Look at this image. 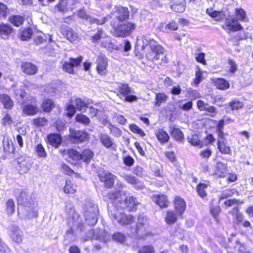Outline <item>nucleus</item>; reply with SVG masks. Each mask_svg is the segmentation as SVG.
<instances>
[{
    "mask_svg": "<svg viewBox=\"0 0 253 253\" xmlns=\"http://www.w3.org/2000/svg\"><path fill=\"white\" fill-rule=\"evenodd\" d=\"M147 47V50L145 53L146 60L150 62L155 63L160 60L159 65L163 66L169 62V59L166 53L165 47L154 39H150L148 41L146 45H143L142 49H144Z\"/></svg>",
    "mask_w": 253,
    "mask_h": 253,
    "instance_id": "1",
    "label": "nucleus"
},
{
    "mask_svg": "<svg viewBox=\"0 0 253 253\" xmlns=\"http://www.w3.org/2000/svg\"><path fill=\"white\" fill-rule=\"evenodd\" d=\"M14 194L18 204L29 209L27 216L29 218L38 216V211L29 190L26 188H15Z\"/></svg>",
    "mask_w": 253,
    "mask_h": 253,
    "instance_id": "2",
    "label": "nucleus"
},
{
    "mask_svg": "<svg viewBox=\"0 0 253 253\" xmlns=\"http://www.w3.org/2000/svg\"><path fill=\"white\" fill-rule=\"evenodd\" d=\"M225 121L220 119L216 122L215 132L217 135V146L219 152L223 154H231L232 151L225 136L228 134L224 132Z\"/></svg>",
    "mask_w": 253,
    "mask_h": 253,
    "instance_id": "3",
    "label": "nucleus"
},
{
    "mask_svg": "<svg viewBox=\"0 0 253 253\" xmlns=\"http://www.w3.org/2000/svg\"><path fill=\"white\" fill-rule=\"evenodd\" d=\"M110 26L115 37L126 38L130 36L136 28V24L130 21L117 24L112 21Z\"/></svg>",
    "mask_w": 253,
    "mask_h": 253,
    "instance_id": "4",
    "label": "nucleus"
},
{
    "mask_svg": "<svg viewBox=\"0 0 253 253\" xmlns=\"http://www.w3.org/2000/svg\"><path fill=\"white\" fill-rule=\"evenodd\" d=\"M109 214L114 221H117L122 225L130 224L135 220L132 215L119 211L115 207H113L109 209Z\"/></svg>",
    "mask_w": 253,
    "mask_h": 253,
    "instance_id": "5",
    "label": "nucleus"
},
{
    "mask_svg": "<svg viewBox=\"0 0 253 253\" xmlns=\"http://www.w3.org/2000/svg\"><path fill=\"white\" fill-rule=\"evenodd\" d=\"M62 157L68 156L69 158H92L94 156L93 151L89 148L84 149L80 153L74 148L62 149L60 150Z\"/></svg>",
    "mask_w": 253,
    "mask_h": 253,
    "instance_id": "6",
    "label": "nucleus"
},
{
    "mask_svg": "<svg viewBox=\"0 0 253 253\" xmlns=\"http://www.w3.org/2000/svg\"><path fill=\"white\" fill-rule=\"evenodd\" d=\"M69 140L74 143H81L89 139V134L85 129H76L75 128L69 129Z\"/></svg>",
    "mask_w": 253,
    "mask_h": 253,
    "instance_id": "7",
    "label": "nucleus"
},
{
    "mask_svg": "<svg viewBox=\"0 0 253 253\" xmlns=\"http://www.w3.org/2000/svg\"><path fill=\"white\" fill-rule=\"evenodd\" d=\"M117 90V95L124 96V100L126 102H133L137 100V97L136 95L130 94L132 92V89L128 84H120Z\"/></svg>",
    "mask_w": 253,
    "mask_h": 253,
    "instance_id": "8",
    "label": "nucleus"
},
{
    "mask_svg": "<svg viewBox=\"0 0 253 253\" xmlns=\"http://www.w3.org/2000/svg\"><path fill=\"white\" fill-rule=\"evenodd\" d=\"M221 28L228 33L243 30V26L234 17L225 18Z\"/></svg>",
    "mask_w": 253,
    "mask_h": 253,
    "instance_id": "9",
    "label": "nucleus"
},
{
    "mask_svg": "<svg viewBox=\"0 0 253 253\" xmlns=\"http://www.w3.org/2000/svg\"><path fill=\"white\" fill-rule=\"evenodd\" d=\"M83 60L82 55H79L76 58L70 57L69 61H65L62 65V70L70 74H74V68L81 66Z\"/></svg>",
    "mask_w": 253,
    "mask_h": 253,
    "instance_id": "10",
    "label": "nucleus"
},
{
    "mask_svg": "<svg viewBox=\"0 0 253 253\" xmlns=\"http://www.w3.org/2000/svg\"><path fill=\"white\" fill-rule=\"evenodd\" d=\"M83 60L82 55H79L76 58L70 57L69 61H65L62 65V70L70 74H74V68L81 66Z\"/></svg>",
    "mask_w": 253,
    "mask_h": 253,
    "instance_id": "11",
    "label": "nucleus"
},
{
    "mask_svg": "<svg viewBox=\"0 0 253 253\" xmlns=\"http://www.w3.org/2000/svg\"><path fill=\"white\" fill-rule=\"evenodd\" d=\"M146 220V219L144 217L138 216L136 225V233L140 238L143 240L145 239L148 236H151L150 232H146L147 226Z\"/></svg>",
    "mask_w": 253,
    "mask_h": 253,
    "instance_id": "12",
    "label": "nucleus"
},
{
    "mask_svg": "<svg viewBox=\"0 0 253 253\" xmlns=\"http://www.w3.org/2000/svg\"><path fill=\"white\" fill-rule=\"evenodd\" d=\"M31 103L26 104L22 107V113L26 116H32L37 115L40 110L37 105V100L35 97H32Z\"/></svg>",
    "mask_w": 253,
    "mask_h": 253,
    "instance_id": "13",
    "label": "nucleus"
},
{
    "mask_svg": "<svg viewBox=\"0 0 253 253\" xmlns=\"http://www.w3.org/2000/svg\"><path fill=\"white\" fill-rule=\"evenodd\" d=\"M96 70L98 74L105 75L107 73L108 66V60L105 55L99 54L96 59Z\"/></svg>",
    "mask_w": 253,
    "mask_h": 253,
    "instance_id": "14",
    "label": "nucleus"
},
{
    "mask_svg": "<svg viewBox=\"0 0 253 253\" xmlns=\"http://www.w3.org/2000/svg\"><path fill=\"white\" fill-rule=\"evenodd\" d=\"M113 13L115 14L116 19L119 22H123L129 18L130 12L128 8L126 6H116Z\"/></svg>",
    "mask_w": 253,
    "mask_h": 253,
    "instance_id": "15",
    "label": "nucleus"
},
{
    "mask_svg": "<svg viewBox=\"0 0 253 253\" xmlns=\"http://www.w3.org/2000/svg\"><path fill=\"white\" fill-rule=\"evenodd\" d=\"M227 173V169L225 164L218 162L215 166L211 167L209 170V174L215 175L218 177H223Z\"/></svg>",
    "mask_w": 253,
    "mask_h": 253,
    "instance_id": "16",
    "label": "nucleus"
},
{
    "mask_svg": "<svg viewBox=\"0 0 253 253\" xmlns=\"http://www.w3.org/2000/svg\"><path fill=\"white\" fill-rule=\"evenodd\" d=\"M21 69L23 74L27 76H34L38 72V67L34 63L30 61L21 63Z\"/></svg>",
    "mask_w": 253,
    "mask_h": 253,
    "instance_id": "17",
    "label": "nucleus"
},
{
    "mask_svg": "<svg viewBox=\"0 0 253 253\" xmlns=\"http://www.w3.org/2000/svg\"><path fill=\"white\" fill-rule=\"evenodd\" d=\"M45 141L47 144L57 148L62 142V137L59 133H50L47 135Z\"/></svg>",
    "mask_w": 253,
    "mask_h": 253,
    "instance_id": "18",
    "label": "nucleus"
},
{
    "mask_svg": "<svg viewBox=\"0 0 253 253\" xmlns=\"http://www.w3.org/2000/svg\"><path fill=\"white\" fill-rule=\"evenodd\" d=\"M63 35L72 43H75L80 40V37L73 30L68 26H65L61 29Z\"/></svg>",
    "mask_w": 253,
    "mask_h": 253,
    "instance_id": "19",
    "label": "nucleus"
},
{
    "mask_svg": "<svg viewBox=\"0 0 253 253\" xmlns=\"http://www.w3.org/2000/svg\"><path fill=\"white\" fill-rule=\"evenodd\" d=\"M99 176L100 181L103 182L106 187L111 188L113 186L115 176L108 171L100 172Z\"/></svg>",
    "mask_w": 253,
    "mask_h": 253,
    "instance_id": "20",
    "label": "nucleus"
},
{
    "mask_svg": "<svg viewBox=\"0 0 253 253\" xmlns=\"http://www.w3.org/2000/svg\"><path fill=\"white\" fill-rule=\"evenodd\" d=\"M122 176L128 183L132 185L135 189L140 190L144 188L143 183L134 176L129 174H124Z\"/></svg>",
    "mask_w": 253,
    "mask_h": 253,
    "instance_id": "21",
    "label": "nucleus"
},
{
    "mask_svg": "<svg viewBox=\"0 0 253 253\" xmlns=\"http://www.w3.org/2000/svg\"><path fill=\"white\" fill-rule=\"evenodd\" d=\"M14 32V29L9 24L0 23V37L3 39H8Z\"/></svg>",
    "mask_w": 253,
    "mask_h": 253,
    "instance_id": "22",
    "label": "nucleus"
},
{
    "mask_svg": "<svg viewBox=\"0 0 253 253\" xmlns=\"http://www.w3.org/2000/svg\"><path fill=\"white\" fill-rule=\"evenodd\" d=\"M174 205V209L177 214L179 217L182 216L186 208V202L184 199H182L179 196L175 197Z\"/></svg>",
    "mask_w": 253,
    "mask_h": 253,
    "instance_id": "23",
    "label": "nucleus"
},
{
    "mask_svg": "<svg viewBox=\"0 0 253 253\" xmlns=\"http://www.w3.org/2000/svg\"><path fill=\"white\" fill-rule=\"evenodd\" d=\"M123 202L125 204L126 210L129 211H135L136 207L139 204L136 198L131 196H127Z\"/></svg>",
    "mask_w": 253,
    "mask_h": 253,
    "instance_id": "24",
    "label": "nucleus"
},
{
    "mask_svg": "<svg viewBox=\"0 0 253 253\" xmlns=\"http://www.w3.org/2000/svg\"><path fill=\"white\" fill-rule=\"evenodd\" d=\"M10 236L12 240L19 244L22 241V231L17 226H11L10 228Z\"/></svg>",
    "mask_w": 253,
    "mask_h": 253,
    "instance_id": "25",
    "label": "nucleus"
},
{
    "mask_svg": "<svg viewBox=\"0 0 253 253\" xmlns=\"http://www.w3.org/2000/svg\"><path fill=\"white\" fill-rule=\"evenodd\" d=\"M41 107L43 112L49 113L55 108L56 105L52 99L46 98L42 101Z\"/></svg>",
    "mask_w": 253,
    "mask_h": 253,
    "instance_id": "26",
    "label": "nucleus"
},
{
    "mask_svg": "<svg viewBox=\"0 0 253 253\" xmlns=\"http://www.w3.org/2000/svg\"><path fill=\"white\" fill-rule=\"evenodd\" d=\"M0 102L2 104L4 109L6 110L12 109L14 105L11 97L6 93L0 94Z\"/></svg>",
    "mask_w": 253,
    "mask_h": 253,
    "instance_id": "27",
    "label": "nucleus"
},
{
    "mask_svg": "<svg viewBox=\"0 0 253 253\" xmlns=\"http://www.w3.org/2000/svg\"><path fill=\"white\" fill-rule=\"evenodd\" d=\"M211 82L212 84L219 90H226L230 87L228 81L222 78L212 79Z\"/></svg>",
    "mask_w": 253,
    "mask_h": 253,
    "instance_id": "28",
    "label": "nucleus"
},
{
    "mask_svg": "<svg viewBox=\"0 0 253 253\" xmlns=\"http://www.w3.org/2000/svg\"><path fill=\"white\" fill-rule=\"evenodd\" d=\"M155 135L159 142L165 144L169 142V136L168 132L163 128L158 129L155 132Z\"/></svg>",
    "mask_w": 253,
    "mask_h": 253,
    "instance_id": "29",
    "label": "nucleus"
},
{
    "mask_svg": "<svg viewBox=\"0 0 253 253\" xmlns=\"http://www.w3.org/2000/svg\"><path fill=\"white\" fill-rule=\"evenodd\" d=\"M169 133L175 140L183 142L184 141V135L182 131L179 128L174 126L170 127Z\"/></svg>",
    "mask_w": 253,
    "mask_h": 253,
    "instance_id": "30",
    "label": "nucleus"
},
{
    "mask_svg": "<svg viewBox=\"0 0 253 253\" xmlns=\"http://www.w3.org/2000/svg\"><path fill=\"white\" fill-rule=\"evenodd\" d=\"M152 199L153 201L156 203L161 209L168 207L169 202L166 195H154Z\"/></svg>",
    "mask_w": 253,
    "mask_h": 253,
    "instance_id": "31",
    "label": "nucleus"
},
{
    "mask_svg": "<svg viewBox=\"0 0 253 253\" xmlns=\"http://www.w3.org/2000/svg\"><path fill=\"white\" fill-rule=\"evenodd\" d=\"M206 12L210 17L215 18V20L218 22L223 20L225 16L223 11L213 10L211 7L207 8Z\"/></svg>",
    "mask_w": 253,
    "mask_h": 253,
    "instance_id": "32",
    "label": "nucleus"
},
{
    "mask_svg": "<svg viewBox=\"0 0 253 253\" xmlns=\"http://www.w3.org/2000/svg\"><path fill=\"white\" fill-rule=\"evenodd\" d=\"M20 161L17 162L18 169L21 174L27 172L32 167L31 163H29L27 159H19Z\"/></svg>",
    "mask_w": 253,
    "mask_h": 253,
    "instance_id": "33",
    "label": "nucleus"
},
{
    "mask_svg": "<svg viewBox=\"0 0 253 253\" xmlns=\"http://www.w3.org/2000/svg\"><path fill=\"white\" fill-rule=\"evenodd\" d=\"M100 141L102 144L106 148H111L113 144V139L108 134L101 133L99 136Z\"/></svg>",
    "mask_w": 253,
    "mask_h": 253,
    "instance_id": "34",
    "label": "nucleus"
},
{
    "mask_svg": "<svg viewBox=\"0 0 253 253\" xmlns=\"http://www.w3.org/2000/svg\"><path fill=\"white\" fill-rule=\"evenodd\" d=\"M9 22L16 27L21 26L25 21L24 16L19 15H12L8 18Z\"/></svg>",
    "mask_w": 253,
    "mask_h": 253,
    "instance_id": "35",
    "label": "nucleus"
},
{
    "mask_svg": "<svg viewBox=\"0 0 253 253\" xmlns=\"http://www.w3.org/2000/svg\"><path fill=\"white\" fill-rule=\"evenodd\" d=\"M178 215L173 211H168L166 213L165 220L168 225L174 224L177 220Z\"/></svg>",
    "mask_w": 253,
    "mask_h": 253,
    "instance_id": "36",
    "label": "nucleus"
},
{
    "mask_svg": "<svg viewBox=\"0 0 253 253\" xmlns=\"http://www.w3.org/2000/svg\"><path fill=\"white\" fill-rule=\"evenodd\" d=\"M187 141L194 146H198L201 148L203 147V141L200 139L198 134L195 133L187 137Z\"/></svg>",
    "mask_w": 253,
    "mask_h": 253,
    "instance_id": "37",
    "label": "nucleus"
},
{
    "mask_svg": "<svg viewBox=\"0 0 253 253\" xmlns=\"http://www.w3.org/2000/svg\"><path fill=\"white\" fill-rule=\"evenodd\" d=\"M88 103L87 101L80 97L75 99V107L79 111L85 112L88 107Z\"/></svg>",
    "mask_w": 253,
    "mask_h": 253,
    "instance_id": "38",
    "label": "nucleus"
},
{
    "mask_svg": "<svg viewBox=\"0 0 253 253\" xmlns=\"http://www.w3.org/2000/svg\"><path fill=\"white\" fill-rule=\"evenodd\" d=\"M168 99V96L164 92H158L155 93L154 105L160 107L162 104L165 103Z\"/></svg>",
    "mask_w": 253,
    "mask_h": 253,
    "instance_id": "39",
    "label": "nucleus"
},
{
    "mask_svg": "<svg viewBox=\"0 0 253 253\" xmlns=\"http://www.w3.org/2000/svg\"><path fill=\"white\" fill-rule=\"evenodd\" d=\"M235 15L238 21L248 22L249 19L247 17L246 12L242 7L236 8L234 10Z\"/></svg>",
    "mask_w": 253,
    "mask_h": 253,
    "instance_id": "40",
    "label": "nucleus"
},
{
    "mask_svg": "<svg viewBox=\"0 0 253 253\" xmlns=\"http://www.w3.org/2000/svg\"><path fill=\"white\" fill-rule=\"evenodd\" d=\"M33 34V30L31 27H25L21 30L20 38L22 41H28L32 38Z\"/></svg>",
    "mask_w": 253,
    "mask_h": 253,
    "instance_id": "41",
    "label": "nucleus"
},
{
    "mask_svg": "<svg viewBox=\"0 0 253 253\" xmlns=\"http://www.w3.org/2000/svg\"><path fill=\"white\" fill-rule=\"evenodd\" d=\"M90 209L85 211L84 216L86 223L89 225H94L97 222V215L91 214Z\"/></svg>",
    "mask_w": 253,
    "mask_h": 253,
    "instance_id": "42",
    "label": "nucleus"
},
{
    "mask_svg": "<svg viewBox=\"0 0 253 253\" xmlns=\"http://www.w3.org/2000/svg\"><path fill=\"white\" fill-rule=\"evenodd\" d=\"M48 120L44 117H38L34 118L32 121V124L36 127L44 126L47 125Z\"/></svg>",
    "mask_w": 253,
    "mask_h": 253,
    "instance_id": "43",
    "label": "nucleus"
},
{
    "mask_svg": "<svg viewBox=\"0 0 253 253\" xmlns=\"http://www.w3.org/2000/svg\"><path fill=\"white\" fill-rule=\"evenodd\" d=\"M126 194L125 192H124L121 190H115L112 192H109L108 194V197L110 200H113L115 201H117L118 202H121V200L123 198H120V197L122 196V195H125Z\"/></svg>",
    "mask_w": 253,
    "mask_h": 253,
    "instance_id": "44",
    "label": "nucleus"
},
{
    "mask_svg": "<svg viewBox=\"0 0 253 253\" xmlns=\"http://www.w3.org/2000/svg\"><path fill=\"white\" fill-rule=\"evenodd\" d=\"M75 121L80 124L85 126H88L90 123V119L85 115L82 113H78L75 116Z\"/></svg>",
    "mask_w": 253,
    "mask_h": 253,
    "instance_id": "45",
    "label": "nucleus"
},
{
    "mask_svg": "<svg viewBox=\"0 0 253 253\" xmlns=\"http://www.w3.org/2000/svg\"><path fill=\"white\" fill-rule=\"evenodd\" d=\"M239 193L235 189H228L223 191L219 196V201L227 199L234 195H238Z\"/></svg>",
    "mask_w": 253,
    "mask_h": 253,
    "instance_id": "46",
    "label": "nucleus"
},
{
    "mask_svg": "<svg viewBox=\"0 0 253 253\" xmlns=\"http://www.w3.org/2000/svg\"><path fill=\"white\" fill-rule=\"evenodd\" d=\"M228 106L231 111L238 110L243 108L244 104L238 99H234L228 103Z\"/></svg>",
    "mask_w": 253,
    "mask_h": 253,
    "instance_id": "47",
    "label": "nucleus"
},
{
    "mask_svg": "<svg viewBox=\"0 0 253 253\" xmlns=\"http://www.w3.org/2000/svg\"><path fill=\"white\" fill-rule=\"evenodd\" d=\"M104 31L102 28H98L96 33L90 37V40L92 43H98L103 38Z\"/></svg>",
    "mask_w": 253,
    "mask_h": 253,
    "instance_id": "48",
    "label": "nucleus"
},
{
    "mask_svg": "<svg viewBox=\"0 0 253 253\" xmlns=\"http://www.w3.org/2000/svg\"><path fill=\"white\" fill-rule=\"evenodd\" d=\"M215 141L213 135L211 133H207L203 139V144L204 146H209L212 145Z\"/></svg>",
    "mask_w": 253,
    "mask_h": 253,
    "instance_id": "49",
    "label": "nucleus"
},
{
    "mask_svg": "<svg viewBox=\"0 0 253 253\" xmlns=\"http://www.w3.org/2000/svg\"><path fill=\"white\" fill-rule=\"evenodd\" d=\"M128 127L130 130L133 133L137 134L141 137H144L146 135V133L143 129L135 124H130Z\"/></svg>",
    "mask_w": 253,
    "mask_h": 253,
    "instance_id": "50",
    "label": "nucleus"
},
{
    "mask_svg": "<svg viewBox=\"0 0 253 253\" xmlns=\"http://www.w3.org/2000/svg\"><path fill=\"white\" fill-rule=\"evenodd\" d=\"M108 21L107 16H103L100 18L90 17L89 23L90 24H96L97 25H102Z\"/></svg>",
    "mask_w": 253,
    "mask_h": 253,
    "instance_id": "51",
    "label": "nucleus"
},
{
    "mask_svg": "<svg viewBox=\"0 0 253 253\" xmlns=\"http://www.w3.org/2000/svg\"><path fill=\"white\" fill-rule=\"evenodd\" d=\"M54 126L58 132H62L66 130L67 126L64 121L61 119H57L55 121Z\"/></svg>",
    "mask_w": 253,
    "mask_h": 253,
    "instance_id": "52",
    "label": "nucleus"
},
{
    "mask_svg": "<svg viewBox=\"0 0 253 253\" xmlns=\"http://www.w3.org/2000/svg\"><path fill=\"white\" fill-rule=\"evenodd\" d=\"M76 191V186L72 183L70 180H66L64 187V191L66 193L72 194Z\"/></svg>",
    "mask_w": 253,
    "mask_h": 253,
    "instance_id": "53",
    "label": "nucleus"
},
{
    "mask_svg": "<svg viewBox=\"0 0 253 253\" xmlns=\"http://www.w3.org/2000/svg\"><path fill=\"white\" fill-rule=\"evenodd\" d=\"M108 127L110 133L114 136L119 137L122 135V131L119 127L111 124L108 125Z\"/></svg>",
    "mask_w": 253,
    "mask_h": 253,
    "instance_id": "54",
    "label": "nucleus"
},
{
    "mask_svg": "<svg viewBox=\"0 0 253 253\" xmlns=\"http://www.w3.org/2000/svg\"><path fill=\"white\" fill-rule=\"evenodd\" d=\"M112 239L114 241L123 244L126 240V237L121 232H116L112 236Z\"/></svg>",
    "mask_w": 253,
    "mask_h": 253,
    "instance_id": "55",
    "label": "nucleus"
},
{
    "mask_svg": "<svg viewBox=\"0 0 253 253\" xmlns=\"http://www.w3.org/2000/svg\"><path fill=\"white\" fill-rule=\"evenodd\" d=\"M170 8L175 12L182 13L185 11V5L181 2L174 3L171 5Z\"/></svg>",
    "mask_w": 253,
    "mask_h": 253,
    "instance_id": "56",
    "label": "nucleus"
},
{
    "mask_svg": "<svg viewBox=\"0 0 253 253\" xmlns=\"http://www.w3.org/2000/svg\"><path fill=\"white\" fill-rule=\"evenodd\" d=\"M9 13V9L6 4L0 2V17L5 19Z\"/></svg>",
    "mask_w": 253,
    "mask_h": 253,
    "instance_id": "57",
    "label": "nucleus"
},
{
    "mask_svg": "<svg viewBox=\"0 0 253 253\" xmlns=\"http://www.w3.org/2000/svg\"><path fill=\"white\" fill-rule=\"evenodd\" d=\"M202 71L198 68L195 72V78L193 79L192 84L195 86H198L200 82L203 80Z\"/></svg>",
    "mask_w": 253,
    "mask_h": 253,
    "instance_id": "58",
    "label": "nucleus"
},
{
    "mask_svg": "<svg viewBox=\"0 0 253 253\" xmlns=\"http://www.w3.org/2000/svg\"><path fill=\"white\" fill-rule=\"evenodd\" d=\"M13 123V119L10 114L5 113L2 119L1 124L3 126H11Z\"/></svg>",
    "mask_w": 253,
    "mask_h": 253,
    "instance_id": "59",
    "label": "nucleus"
},
{
    "mask_svg": "<svg viewBox=\"0 0 253 253\" xmlns=\"http://www.w3.org/2000/svg\"><path fill=\"white\" fill-rule=\"evenodd\" d=\"M208 185L204 183H200L197 187V191L198 192V195L204 198L206 196L207 193L206 191V189L207 188Z\"/></svg>",
    "mask_w": 253,
    "mask_h": 253,
    "instance_id": "60",
    "label": "nucleus"
},
{
    "mask_svg": "<svg viewBox=\"0 0 253 253\" xmlns=\"http://www.w3.org/2000/svg\"><path fill=\"white\" fill-rule=\"evenodd\" d=\"M76 107L72 104H68L66 105L65 110L67 111L66 116L69 118H72L76 113Z\"/></svg>",
    "mask_w": 253,
    "mask_h": 253,
    "instance_id": "61",
    "label": "nucleus"
},
{
    "mask_svg": "<svg viewBox=\"0 0 253 253\" xmlns=\"http://www.w3.org/2000/svg\"><path fill=\"white\" fill-rule=\"evenodd\" d=\"M35 151L39 157H45L46 153L42 144H38L35 147Z\"/></svg>",
    "mask_w": 253,
    "mask_h": 253,
    "instance_id": "62",
    "label": "nucleus"
},
{
    "mask_svg": "<svg viewBox=\"0 0 253 253\" xmlns=\"http://www.w3.org/2000/svg\"><path fill=\"white\" fill-rule=\"evenodd\" d=\"M6 211L8 214H12L15 211V204L12 199L8 200L6 204Z\"/></svg>",
    "mask_w": 253,
    "mask_h": 253,
    "instance_id": "63",
    "label": "nucleus"
},
{
    "mask_svg": "<svg viewBox=\"0 0 253 253\" xmlns=\"http://www.w3.org/2000/svg\"><path fill=\"white\" fill-rule=\"evenodd\" d=\"M67 2L64 0H60L55 5V7L59 11L64 13L67 11Z\"/></svg>",
    "mask_w": 253,
    "mask_h": 253,
    "instance_id": "64",
    "label": "nucleus"
}]
</instances>
